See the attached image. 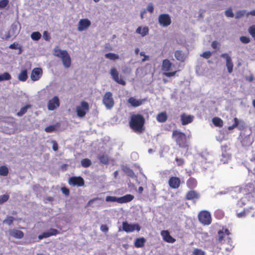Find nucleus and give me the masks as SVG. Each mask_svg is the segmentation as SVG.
I'll list each match as a JSON object with an SVG mask.
<instances>
[{"label": "nucleus", "mask_w": 255, "mask_h": 255, "mask_svg": "<svg viewBox=\"0 0 255 255\" xmlns=\"http://www.w3.org/2000/svg\"><path fill=\"white\" fill-rule=\"evenodd\" d=\"M61 191H62V193L66 195H68L69 194V191L66 188H65V187L62 188Z\"/></svg>", "instance_id": "nucleus-61"}, {"label": "nucleus", "mask_w": 255, "mask_h": 255, "mask_svg": "<svg viewBox=\"0 0 255 255\" xmlns=\"http://www.w3.org/2000/svg\"><path fill=\"white\" fill-rule=\"evenodd\" d=\"M220 56L226 60V62L232 60L231 56L228 53H223Z\"/></svg>", "instance_id": "nucleus-48"}, {"label": "nucleus", "mask_w": 255, "mask_h": 255, "mask_svg": "<svg viewBox=\"0 0 255 255\" xmlns=\"http://www.w3.org/2000/svg\"><path fill=\"white\" fill-rule=\"evenodd\" d=\"M230 158L231 154L229 152H228L226 151H222V153L220 156V161L222 163H227Z\"/></svg>", "instance_id": "nucleus-23"}, {"label": "nucleus", "mask_w": 255, "mask_h": 255, "mask_svg": "<svg viewBox=\"0 0 255 255\" xmlns=\"http://www.w3.org/2000/svg\"><path fill=\"white\" fill-rule=\"evenodd\" d=\"M177 72V71H174V72H164L163 73V75H164L165 76H167V77H172V76H174L176 73Z\"/></svg>", "instance_id": "nucleus-58"}, {"label": "nucleus", "mask_w": 255, "mask_h": 255, "mask_svg": "<svg viewBox=\"0 0 255 255\" xmlns=\"http://www.w3.org/2000/svg\"><path fill=\"white\" fill-rule=\"evenodd\" d=\"M144 119L140 115H133L129 122L130 128L136 132H140L143 130Z\"/></svg>", "instance_id": "nucleus-2"}, {"label": "nucleus", "mask_w": 255, "mask_h": 255, "mask_svg": "<svg viewBox=\"0 0 255 255\" xmlns=\"http://www.w3.org/2000/svg\"><path fill=\"white\" fill-rule=\"evenodd\" d=\"M106 58L112 60H116L119 58V55L114 53H108L105 55Z\"/></svg>", "instance_id": "nucleus-31"}, {"label": "nucleus", "mask_w": 255, "mask_h": 255, "mask_svg": "<svg viewBox=\"0 0 255 255\" xmlns=\"http://www.w3.org/2000/svg\"><path fill=\"white\" fill-rule=\"evenodd\" d=\"M146 10L150 13H152L154 10V6L153 4L149 3L147 6Z\"/></svg>", "instance_id": "nucleus-51"}, {"label": "nucleus", "mask_w": 255, "mask_h": 255, "mask_svg": "<svg viewBox=\"0 0 255 255\" xmlns=\"http://www.w3.org/2000/svg\"><path fill=\"white\" fill-rule=\"evenodd\" d=\"M253 189L252 184L246 185L244 187H236L235 188V191L242 193L244 195H247L249 193L251 192Z\"/></svg>", "instance_id": "nucleus-18"}, {"label": "nucleus", "mask_w": 255, "mask_h": 255, "mask_svg": "<svg viewBox=\"0 0 255 255\" xmlns=\"http://www.w3.org/2000/svg\"><path fill=\"white\" fill-rule=\"evenodd\" d=\"M144 100L140 99H136L133 97H131L128 99V102L133 107H138L140 106Z\"/></svg>", "instance_id": "nucleus-21"}, {"label": "nucleus", "mask_w": 255, "mask_h": 255, "mask_svg": "<svg viewBox=\"0 0 255 255\" xmlns=\"http://www.w3.org/2000/svg\"><path fill=\"white\" fill-rule=\"evenodd\" d=\"M172 63L168 59H164L162 61V69L164 71H168L170 70Z\"/></svg>", "instance_id": "nucleus-24"}, {"label": "nucleus", "mask_w": 255, "mask_h": 255, "mask_svg": "<svg viewBox=\"0 0 255 255\" xmlns=\"http://www.w3.org/2000/svg\"><path fill=\"white\" fill-rule=\"evenodd\" d=\"M55 126H50L45 128V131L47 132H51L53 131L55 129Z\"/></svg>", "instance_id": "nucleus-50"}, {"label": "nucleus", "mask_w": 255, "mask_h": 255, "mask_svg": "<svg viewBox=\"0 0 255 255\" xmlns=\"http://www.w3.org/2000/svg\"><path fill=\"white\" fill-rule=\"evenodd\" d=\"M246 211L244 210L240 213H237V216L238 218H244L246 216Z\"/></svg>", "instance_id": "nucleus-57"}, {"label": "nucleus", "mask_w": 255, "mask_h": 255, "mask_svg": "<svg viewBox=\"0 0 255 255\" xmlns=\"http://www.w3.org/2000/svg\"><path fill=\"white\" fill-rule=\"evenodd\" d=\"M91 164V161L87 158L84 159L81 161V164L83 167H89Z\"/></svg>", "instance_id": "nucleus-41"}, {"label": "nucleus", "mask_w": 255, "mask_h": 255, "mask_svg": "<svg viewBox=\"0 0 255 255\" xmlns=\"http://www.w3.org/2000/svg\"><path fill=\"white\" fill-rule=\"evenodd\" d=\"M230 233L228 229H223L218 232V241L221 243L224 244L227 243L230 244L231 239L229 237Z\"/></svg>", "instance_id": "nucleus-5"}, {"label": "nucleus", "mask_w": 255, "mask_h": 255, "mask_svg": "<svg viewBox=\"0 0 255 255\" xmlns=\"http://www.w3.org/2000/svg\"><path fill=\"white\" fill-rule=\"evenodd\" d=\"M240 39L243 43H248L250 41V38L246 36H241Z\"/></svg>", "instance_id": "nucleus-54"}, {"label": "nucleus", "mask_w": 255, "mask_h": 255, "mask_svg": "<svg viewBox=\"0 0 255 255\" xmlns=\"http://www.w3.org/2000/svg\"><path fill=\"white\" fill-rule=\"evenodd\" d=\"M48 232L50 233L51 236H55L59 234V232L57 230L53 228L50 229L48 230Z\"/></svg>", "instance_id": "nucleus-49"}, {"label": "nucleus", "mask_w": 255, "mask_h": 255, "mask_svg": "<svg viewBox=\"0 0 255 255\" xmlns=\"http://www.w3.org/2000/svg\"><path fill=\"white\" fill-rule=\"evenodd\" d=\"M69 184L72 186H82L84 185V179L81 177H72L68 181Z\"/></svg>", "instance_id": "nucleus-14"}, {"label": "nucleus", "mask_w": 255, "mask_h": 255, "mask_svg": "<svg viewBox=\"0 0 255 255\" xmlns=\"http://www.w3.org/2000/svg\"><path fill=\"white\" fill-rule=\"evenodd\" d=\"M192 254L193 255H205V253L201 250L195 249L194 250Z\"/></svg>", "instance_id": "nucleus-45"}, {"label": "nucleus", "mask_w": 255, "mask_h": 255, "mask_svg": "<svg viewBox=\"0 0 255 255\" xmlns=\"http://www.w3.org/2000/svg\"><path fill=\"white\" fill-rule=\"evenodd\" d=\"M59 105V98L57 96H55L48 102L47 108L50 111H53L58 108Z\"/></svg>", "instance_id": "nucleus-12"}, {"label": "nucleus", "mask_w": 255, "mask_h": 255, "mask_svg": "<svg viewBox=\"0 0 255 255\" xmlns=\"http://www.w3.org/2000/svg\"><path fill=\"white\" fill-rule=\"evenodd\" d=\"M9 199V196L8 195H2L0 196V204H2L5 202Z\"/></svg>", "instance_id": "nucleus-43"}, {"label": "nucleus", "mask_w": 255, "mask_h": 255, "mask_svg": "<svg viewBox=\"0 0 255 255\" xmlns=\"http://www.w3.org/2000/svg\"><path fill=\"white\" fill-rule=\"evenodd\" d=\"M187 184L190 188H194L196 185V181L193 178H190L187 181Z\"/></svg>", "instance_id": "nucleus-39"}, {"label": "nucleus", "mask_w": 255, "mask_h": 255, "mask_svg": "<svg viewBox=\"0 0 255 255\" xmlns=\"http://www.w3.org/2000/svg\"><path fill=\"white\" fill-rule=\"evenodd\" d=\"M158 21L159 25L162 27H167L171 23V17L167 13L160 14L158 16Z\"/></svg>", "instance_id": "nucleus-9"}, {"label": "nucleus", "mask_w": 255, "mask_h": 255, "mask_svg": "<svg viewBox=\"0 0 255 255\" xmlns=\"http://www.w3.org/2000/svg\"><path fill=\"white\" fill-rule=\"evenodd\" d=\"M145 13H146V10L145 9H143V10H142L141 11L140 14V16L141 19H143L144 18V15L145 14Z\"/></svg>", "instance_id": "nucleus-63"}, {"label": "nucleus", "mask_w": 255, "mask_h": 255, "mask_svg": "<svg viewBox=\"0 0 255 255\" xmlns=\"http://www.w3.org/2000/svg\"><path fill=\"white\" fill-rule=\"evenodd\" d=\"M110 74L114 80L118 83L123 85H125L126 84V82L119 78V73L116 68H112L111 70Z\"/></svg>", "instance_id": "nucleus-16"}, {"label": "nucleus", "mask_w": 255, "mask_h": 255, "mask_svg": "<svg viewBox=\"0 0 255 255\" xmlns=\"http://www.w3.org/2000/svg\"><path fill=\"white\" fill-rule=\"evenodd\" d=\"M212 122L213 124L217 127H221L223 125V121L219 118H214L212 119Z\"/></svg>", "instance_id": "nucleus-29"}, {"label": "nucleus", "mask_w": 255, "mask_h": 255, "mask_svg": "<svg viewBox=\"0 0 255 255\" xmlns=\"http://www.w3.org/2000/svg\"><path fill=\"white\" fill-rule=\"evenodd\" d=\"M41 37V35L39 32H33L31 34V38L33 40H38Z\"/></svg>", "instance_id": "nucleus-36"}, {"label": "nucleus", "mask_w": 255, "mask_h": 255, "mask_svg": "<svg viewBox=\"0 0 255 255\" xmlns=\"http://www.w3.org/2000/svg\"><path fill=\"white\" fill-rule=\"evenodd\" d=\"M53 55L61 59L65 68H68L71 66V59L66 50H62L59 46H56L53 49Z\"/></svg>", "instance_id": "nucleus-1"}, {"label": "nucleus", "mask_w": 255, "mask_h": 255, "mask_svg": "<svg viewBox=\"0 0 255 255\" xmlns=\"http://www.w3.org/2000/svg\"><path fill=\"white\" fill-rule=\"evenodd\" d=\"M103 103L107 109H112L114 105V100L113 98L112 93L110 92H106L103 98Z\"/></svg>", "instance_id": "nucleus-7"}, {"label": "nucleus", "mask_w": 255, "mask_h": 255, "mask_svg": "<svg viewBox=\"0 0 255 255\" xmlns=\"http://www.w3.org/2000/svg\"><path fill=\"white\" fill-rule=\"evenodd\" d=\"M234 124L232 126H229L228 128L229 130H232V129H234V128H236L238 126L239 123L241 122V121H239L237 118H235L234 119Z\"/></svg>", "instance_id": "nucleus-40"}, {"label": "nucleus", "mask_w": 255, "mask_h": 255, "mask_svg": "<svg viewBox=\"0 0 255 255\" xmlns=\"http://www.w3.org/2000/svg\"><path fill=\"white\" fill-rule=\"evenodd\" d=\"M181 119L182 125H185L192 122L193 119V116L183 114L181 117Z\"/></svg>", "instance_id": "nucleus-22"}, {"label": "nucleus", "mask_w": 255, "mask_h": 255, "mask_svg": "<svg viewBox=\"0 0 255 255\" xmlns=\"http://www.w3.org/2000/svg\"><path fill=\"white\" fill-rule=\"evenodd\" d=\"M124 171L127 173V174L129 176H133L134 175L133 172L129 168L126 167L124 169Z\"/></svg>", "instance_id": "nucleus-55"}, {"label": "nucleus", "mask_w": 255, "mask_h": 255, "mask_svg": "<svg viewBox=\"0 0 255 255\" xmlns=\"http://www.w3.org/2000/svg\"><path fill=\"white\" fill-rule=\"evenodd\" d=\"M247 12L246 10H242L238 11L236 12L235 15V18H240L242 17L245 14L247 15Z\"/></svg>", "instance_id": "nucleus-38"}, {"label": "nucleus", "mask_w": 255, "mask_h": 255, "mask_svg": "<svg viewBox=\"0 0 255 255\" xmlns=\"http://www.w3.org/2000/svg\"><path fill=\"white\" fill-rule=\"evenodd\" d=\"M11 79L10 75L7 72H4L0 74V82L9 80Z\"/></svg>", "instance_id": "nucleus-32"}, {"label": "nucleus", "mask_w": 255, "mask_h": 255, "mask_svg": "<svg viewBox=\"0 0 255 255\" xmlns=\"http://www.w3.org/2000/svg\"><path fill=\"white\" fill-rule=\"evenodd\" d=\"M8 3V0H1L0 1V8L5 7Z\"/></svg>", "instance_id": "nucleus-53"}, {"label": "nucleus", "mask_w": 255, "mask_h": 255, "mask_svg": "<svg viewBox=\"0 0 255 255\" xmlns=\"http://www.w3.org/2000/svg\"><path fill=\"white\" fill-rule=\"evenodd\" d=\"M18 79L19 81L24 82L27 79V73L26 70H22L18 76Z\"/></svg>", "instance_id": "nucleus-28"}, {"label": "nucleus", "mask_w": 255, "mask_h": 255, "mask_svg": "<svg viewBox=\"0 0 255 255\" xmlns=\"http://www.w3.org/2000/svg\"><path fill=\"white\" fill-rule=\"evenodd\" d=\"M212 55V53L210 51H206L203 52L201 56L206 59H208Z\"/></svg>", "instance_id": "nucleus-52"}, {"label": "nucleus", "mask_w": 255, "mask_h": 255, "mask_svg": "<svg viewBox=\"0 0 255 255\" xmlns=\"http://www.w3.org/2000/svg\"><path fill=\"white\" fill-rule=\"evenodd\" d=\"M13 220L14 218L13 217H8L3 221V223L7 225H10L12 223Z\"/></svg>", "instance_id": "nucleus-47"}, {"label": "nucleus", "mask_w": 255, "mask_h": 255, "mask_svg": "<svg viewBox=\"0 0 255 255\" xmlns=\"http://www.w3.org/2000/svg\"><path fill=\"white\" fill-rule=\"evenodd\" d=\"M30 108V105H26L21 108L19 112L17 113V115L18 116H22L23 114H24L27 111V110Z\"/></svg>", "instance_id": "nucleus-35"}, {"label": "nucleus", "mask_w": 255, "mask_h": 255, "mask_svg": "<svg viewBox=\"0 0 255 255\" xmlns=\"http://www.w3.org/2000/svg\"><path fill=\"white\" fill-rule=\"evenodd\" d=\"M123 229L127 233L132 232L136 230L139 232L140 230V227L138 224H128L126 222L123 223Z\"/></svg>", "instance_id": "nucleus-10"}, {"label": "nucleus", "mask_w": 255, "mask_h": 255, "mask_svg": "<svg viewBox=\"0 0 255 255\" xmlns=\"http://www.w3.org/2000/svg\"><path fill=\"white\" fill-rule=\"evenodd\" d=\"M149 32V29L147 26H139L138 27L136 30L135 32L137 34H140L141 36L144 37Z\"/></svg>", "instance_id": "nucleus-20"}, {"label": "nucleus", "mask_w": 255, "mask_h": 255, "mask_svg": "<svg viewBox=\"0 0 255 255\" xmlns=\"http://www.w3.org/2000/svg\"><path fill=\"white\" fill-rule=\"evenodd\" d=\"M225 14L227 17H233L234 13L231 8H229L225 11Z\"/></svg>", "instance_id": "nucleus-44"}, {"label": "nucleus", "mask_w": 255, "mask_h": 255, "mask_svg": "<svg viewBox=\"0 0 255 255\" xmlns=\"http://www.w3.org/2000/svg\"><path fill=\"white\" fill-rule=\"evenodd\" d=\"M50 236L51 235H50V233H49L48 231H47L44 232L42 235H39L38 238L39 240H41L43 238H46Z\"/></svg>", "instance_id": "nucleus-46"}, {"label": "nucleus", "mask_w": 255, "mask_h": 255, "mask_svg": "<svg viewBox=\"0 0 255 255\" xmlns=\"http://www.w3.org/2000/svg\"><path fill=\"white\" fill-rule=\"evenodd\" d=\"M226 66L227 68L228 72L229 73H231L233 72L234 66L232 60L227 61V62H226Z\"/></svg>", "instance_id": "nucleus-37"}, {"label": "nucleus", "mask_w": 255, "mask_h": 255, "mask_svg": "<svg viewBox=\"0 0 255 255\" xmlns=\"http://www.w3.org/2000/svg\"><path fill=\"white\" fill-rule=\"evenodd\" d=\"M100 229L102 232L105 233H107L109 230L108 227L106 225H102L100 227Z\"/></svg>", "instance_id": "nucleus-56"}, {"label": "nucleus", "mask_w": 255, "mask_h": 255, "mask_svg": "<svg viewBox=\"0 0 255 255\" xmlns=\"http://www.w3.org/2000/svg\"><path fill=\"white\" fill-rule=\"evenodd\" d=\"M42 70L40 68H34L30 74V78L33 81H36L40 79L42 75Z\"/></svg>", "instance_id": "nucleus-13"}, {"label": "nucleus", "mask_w": 255, "mask_h": 255, "mask_svg": "<svg viewBox=\"0 0 255 255\" xmlns=\"http://www.w3.org/2000/svg\"><path fill=\"white\" fill-rule=\"evenodd\" d=\"M198 197V195L195 191H190L188 192L186 195V198L188 200L193 199Z\"/></svg>", "instance_id": "nucleus-30"}, {"label": "nucleus", "mask_w": 255, "mask_h": 255, "mask_svg": "<svg viewBox=\"0 0 255 255\" xmlns=\"http://www.w3.org/2000/svg\"><path fill=\"white\" fill-rule=\"evenodd\" d=\"M177 165L178 166H181L184 164V160L181 158H177L176 159Z\"/></svg>", "instance_id": "nucleus-60"}, {"label": "nucleus", "mask_w": 255, "mask_h": 255, "mask_svg": "<svg viewBox=\"0 0 255 255\" xmlns=\"http://www.w3.org/2000/svg\"><path fill=\"white\" fill-rule=\"evenodd\" d=\"M20 30V25L18 22L13 23L11 26L10 32L12 33L13 35H16L18 33Z\"/></svg>", "instance_id": "nucleus-25"}, {"label": "nucleus", "mask_w": 255, "mask_h": 255, "mask_svg": "<svg viewBox=\"0 0 255 255\" xmlns=\"http://www.w3.org/2000/svg\"><path fill=\"white\" fill-rule=\"evenodd\" d=\"M167 119V116L165 112H162L159 114L156 117V120L158 122H165Z\"/></svg>", "instance_id": "nucleus-27"}, {"label": "nucleus", "mask_w": 255, "mask_h": 255, "mask_svg": "<svg viewBox=\"0 0 255 255\" xmlns=\"http://www.w3.org/2000/svg\"><path fill=\"white\" fill-rule=\"evenodd\" d=\"M8 173V168L4 165L1 166L0 167V175L1 176H6Z\"/></svg>", "instance_id": "nucleus-33"}, {"label": "nucleus", "mask_w": 255, "mask_h": 255, "mask_svg": "<svg viewBox=\"0 0 255 255\" xmlns=\"http://www.w3.org/2000/svg\"><path fill=\"white\" fill-rule=\"evenodd\" d=\"M89 110V104L85 101H82L79 105L76 107V112L78 117H85Z\"/></svg>", "instance_id": "nucleus-4"}, {"label": "nucleus", "mask_w": 255, "mask_h": 255, "mask_svg": "<svg viewBox=\"0 0 255 255\" xmlns=\"http://www.w3.org/2000/svg\"><path fill=\"white\" fill-rule=\"evenodd\" d=\"M91 22L87 18L81 19L78 23L77 29L79 31L87 30L91 25Z\"/></svg>", "instance_id": "nucleus-11"}, {"label": "nucleus", "mask_w": 255, "mask_h": 255, "mask_svg": "<svg viewBox=\"0 0 255 255\" xmlns=\"http://www.w3.org/2000/svg\"><path fill=\"white\" fill-rule=\"evenodd\" d=\"M160 235L163 240L167 243H173L176 241V240L170 235L169 232L167 230L162 231Z\"/></svg>", "instance_id": "nucleus-15"}, {"label": "nucleus", "mask_w": 255, "mask_h": 255, "mask_svg": "<svg viewBox=\"0 0 255 255\" xmlns=\"http://www.w3.org/2000/svg\"><path fill=\"white\" fill-rule=\"evenodd\" d=\"M249 15H251L253 16H255V9L251 10L249 12H248L247 13V16H249Z\"/></svg>", "instance_id": "nucleus-64"}, {"label": "nucleus", "mask_w": 255, "mask_h": 255, "mask_svg": "<svg viewBox=\"0 0 255 255\" xmlns=\"http://www.w3.org/2000/svg\"><path fill=\"white\" fill-rule=\"evenodd\" d=\"M175 57L177 60L183 61L184 60L185 58L182 52L180 51H176L174 54Z\"/></svg>", "instance_id": "nucleus-34"}, {"label": "nucleus", "mask_w": 255, "mask_h": 255, "mask_svg": "<svg viewBox=\"0 0 255 255\" xmlns=\"http://www.w3.org/2000/svg\"><path fill=\"white\" fill-rule=\"evenodd\" d=\"M145 241L144 238H137L135 240L134 246L136 248H141L144 246Z\"/></svg>", "instance_id": "nucleus-26"}, {"label": "nucleus", "mask_w": 255, "mask_h": 255, "mask_svg": "<svg viewBox=\"0 0 255 255\" xmlns=\"http://www.w3.org/2000/svg\"><path fill=\"white\" fill-rule=\"evenodd\" d=\"M43 37L46 41H48L50 39L49 35L48 33L46 31H44L43 33Z\"/></svg>", "instance_id": "nucleus-59"}, {"label": "nucleus", "mask_w": 255, "mask_h": 255, "mask_svg": "<svg viewBox=\"0 0 255 255\" xmlns=\"http://www.w3.org/2000/svg\"><path fill=\"white\" fill-rule=\"evenodd\" d=\"M168 184L171 188L177 189L180 186V179L176 177H172L169 179Z\"/></svg>", "instance_id": "nucleus-17"}, {"label": "nucleus", "mask_w": 255, "mask_h": 255, "mask_svg": "<svg viewBox=\"0 0 255 255\" xmlns=\"http://www.w3.org/2000/svg\"><path fill=\"white\" fill-rule=\"evenodd\" d=\"M172 137L180 146L184 145L186 141V135L184 133L178 130H174L172 133Z\"/></svg>", "instance_id": "nucleus-6"}, {"label": "nucleus", "mask_w": 255, "mask_h": 255, "mask_svg": "<svg viewBox=\"0 0 255 255\" xmlns=\"http://www.w3.org/2000/svg\"><path fill=\"white\" fill-rule=\"evenodd\" d=\"M9 235L16 239H21L23 237V233L20 230L12 229L9 231Z\"/></svg>", "instance_id": "nucleus-19"}, {"label": "nucleus", "mask_w": 255, "mask_h": 255, "mask_svg": "<svg viewBox=\"0 0 255 255\" xmlns=\"http://www.w3.org/2000/svg\"><path fill=\"white\" fill-rule=\"evenodd\" d=\"M133 198V196L130 194H127L121 197L108 196L106 197V201L107 202H117L119 203H125L131 201Z\"/></svg>", "instance_id": "nucleus-3"}, {"label": "nucleus", "mask_w": 255, "mask_h": 255, "mask_svg": "<svg viewBox=\"0 0 255 255\" xmlns=\"http://www.w3.org/2000/svg\"><path fill=\"white\" fill-rule=\"evenodd\" d=\"M53 146L52 148L54 151H56L58 149V144L55 141H52Z\"/></svg>", "instance_id": "nucleus-62"}, {"label": "nucleus", "mask_w": 255, "mask_h": 255, "mask_svg": "<svg viewBox=\"0 0 255 255\" xmlns=\"http://www.w3.org/2000/svg\"><path fill=\"white\" fill-rule=\"evenodd\" d=\"M99 159L102 163L105 164H107L109 161V158L106 155H103L102 156H100L99 157Z\"/></svg>", "instance_id": "nucleus-42"}, {"label": "nucleus", "mask_w": 255, "mask_h": 255, "mask_svg": "<svg viewBox=\"0 0 255 255\" xmlns=\"http://www.w3.org/2000/svg\"><path fill=\"white\" fill-rule=\"evenodd\" d=\"M198 218L201 223L205 225L211 224L212 219L209 212L206 211H202L198 215Z\"/></svg>", "instance_id": "nucleus-8"}]
</instances>
